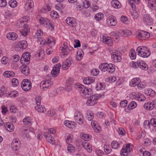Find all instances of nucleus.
Masks as SVG:
<instances>
[{
    "instance_id": "obj_49",
    "label": "nucleus",
    "mask_w": 156,
    "mask_h": 156,
    "mask_svg": "<svg viewBox=\"0 0 156 156\" xmlns=\"http://www.w3.org/2000/svg\"><path fill=\"white\" fill-rule=\"evenodd\" d=\"M137 95V96L138 100L140 101H143L145 100L146 98L145 96L143 94L140 93H138Z\"/></svg>"
},
{
    "instance_id": "obj_31",
    "label": "nucleus",
    "mask_w": 156,
    "mask_h": 156,
    "mask_svg": "<svg viewBox=\"0 0 156 156\" xmlns=\"http://www.w3.org/2000/svg\"><path fill=\"white\" fill-rule=\"evenodd\" d=\"M139 67L141 69L146 70L148 69V65L143 61H140Z\"/></svg>"
},
{
    "instance_id": "obj_21",
    "label": "nucleus",
    "mask_w": 156,
    "mask_h": 156,
    "mask_svg": "<svg viewBox=\"0 0 156 156\" xmlns=\"http://www.w3.org/2000/svg\"><path fill=\"white\" fill-rule=\"evenodd\" d=\"M64 123L65 125L70 128H73L76 126V124L73 121L65 120L64 121Z\"/></svg>"
},
{
    "instance_id": "obj_27",
    "label": "nucleus",
    "mask_w": 156,
    "mask_h": 156,
    "mask_svg": "<svg viewBox=\"0 0 156 156\" xmlns=\"http://www.w3.org/2000/svg\"><path fill=\"white\" fill-rule=\"evenodd\" d=\"M81 144L83 148L87 152L89 153L91 152L92 148L91 145L89 144L87 142H82Z\"/></svg>"
},
{
    "instance_id": "obj_60",
    "label": "nucleus",
    "mask_w": 156,
    "mask_h": 156,
    "mask_svg": "<svg viewBox=\"0 0 156 156\" xmlns=\"http://www.w3.org/2000/svg\"><path fill=\"white\" fill-rule=\"evenodd\" d=\"M7 5L6 0H0V7H4Z\"/></svg>"
},
{
    "instance_id": "obj_53",
    "label": "nucleus",
    "mask_w": 156,
    "mask_h": 156,
    "mask_svg": "<svg viewBox=\"0 0 156 156\" xmlns=\"http://www.w3.org/2000/svg\"><path fill=\"white\" fill-rule=\"evenodd\" d=\"M12 86L14 87H17L19 84V81L16 78H13L12 80Z\"/></svg>"
},
{
    "instance_id": "obj_20",
    "label": "nucleus",
    "mask_w": 156,
    "mask_h": 156,
    "mask_svg": "<svg viewBox=\"0 0 156 156\" xmlns=\"http://www.w3.org/2000/svg\"><path fill=\"white\" fill-rule=\"evenodd\" d=\"M34 3L32 0H28L25 5V9L27 11L31 9L34 7Z\"/></svg>"
},
{
    "instance_id": "obj_52",
    "label": "nucleus",
    "mask_w": 156,
    "mask_h": 156,
    "mask_svg": "<svg viewBox=\"0 0 156 156\" xmlns=\"http://www.w3.org/2000/svg\"><path fill=\"white\" fill-rule=\"evenodd\" d=\"M136 106V103L134 101H132L130 103L129 105L128 106V109H133L135 108Z\"/></svg>"
},
{
    "instance_id": "obj_22",
    "label": "nucleus",
    "mask_w": 156,
    "mask_h": 156,
    "mask_svg": "<svg viewBox=\"0 0 156 156\" xmlns=\"http://www.w3.org/2000/svg\"><path fill=\"white\" fill-rule=\"evenodd\" d=\"M44 136L46 140L49 142L51 144L55 143L54 138L52 137V136L48 133H45L44 134Z\"/></svg>"
},
{
    "instance_id": "obj_5",
    "label": "nucleus",
    "mask_w": 156,
    "mask_h": 156,
    "mask_svg": "<svg viewBox=\"0 0 156 156\" xmlns=\"http://www.w3.org/2000/svg\"><path fill=\"white\" fill-rule=\"evenodd\" d=\"M27 46V42L25 41H19L15 47V49L17 51H20L22 49L26 48Z\"/></svg>"
},
{
    "instance_id": "obj_63",
    "label": "nucleus",
    "mask_w": 156,
    "mask_h": 156,
    "mask_svg": "<svg viewBox=\"0 0 156 156\" xmlns=\"http://www.w3.org/2000/svg\"><path fill=\"white\" fill-rule=\"evenodd\" d=\"M37 105H40L41 103V98L40 96H38L35 98Z\"/></svg>"
},
{
    "instance_id": "obj_40",
    "label": "nucleus",
    "mask_w": 156,
    "mask_h": 156,
    "mask_svg": "<svg viewBox=\"0 0 156 156\" xmlns=\"http://www.w3.org/2000/svg\"><path fill=\"white\" fill-rule=\"evenodd\" d=\"M122 34L123 37H127L130 35L132 34V32L130 30H126L122 31Z\"/></svg>"
},
{
    "instance_id": "obj_50",
    "label": "nucleus",
    "mask_w": 156,
    "mask_h": 156,
    "mask_svg": "<svg viewBox=\"0 0 156 156\" xmlns=\"http://www.w3.org/2000/svg\"><path fill=\"white\" fill-rule=\"evenodd\" d=\"M67 150L70 153H73L75 151V147L72 144H69L68 146Z\"/></svg>"
},
{
    "instance_id": "obj_46",
    "label": "nucleus",
    "mask_w": 156,
    "mask_h": 156,
    "mask_svg": "<svg viewBox=\"0 0 156 156\" xmlns=\"http://www.w3.org/2000/svg\"><path fill=\"white\" fill-rule=\"evenodd\" d=\"M112 147L113 149H117L119 147V143L116 141H113L112 143Z\"/></svg>"
},
{
    "instance_id": "obj_57",
    "label": "nucleus",
    "mask_w": 156,
    "mask_h": 156,
    "mask_svg": "<svg viewBox=\"0 0 156 156\" xmlns=\"http://www.w3.org/2000/svg\"><path fill=\"white\" fill-rule=\"evenodd\" d=\"M17 26H18L19 27H21V26H23V28H24L25 26H29L27 24H26V23H25L24 22H22L20 20V19L19 21L17 22Z\"/></svg>"
},
{
    "instance_id": "obj_18",
    "label": "nucleus",
    "mask_w": 156,
    "mask_h": 156,
    "mask_svg": "<svg viewBox=\"0 0 156 156\" xmlns=\"http://www.w3.org/2000/svg\"><path fill=\"white\" fill-rule=\"evenodd\" d=\"M28 130L27 129L25 128H23L21 132V135L25 139H30V135L28 133Z\"/></svg>"
},
{
    "instance_id": "obj_59",
    "label": "nucleus",
    "mask_w": 156,
    "mask_h": 156,
    "mask_svg": "<svg viewBox=\"0 0 156 156\" xmlns=\"http://www.w3.org/2000/svg\"><path fill=\"white\" fill-rule=\"evenodd\" d=\"M29 18L28 16H25L23 17L20 19V20L22 22H24L25 23L27 22L29 20Z\"/></svg>"
},
{
    "instance_id": "obj_43",
    "label": "nucleus",
    "mask_w": 156,
    "mask_h": 156,
    "mask_svg": "<svg viewBox=\"0 0 156 156\" xmlns=\"http://www.w3.org/2000/svg\"><path fill=\"white\" fill-rule=\"evenodd\" d=\"M87 118L88 121H91L94 118L93 113L91 111H89L87 114Z\"/></svg>"
},
{
    "instance_id": "obj_48",
    "label": "nucleus",
    "mask_w": 156,
    "mask_h": 156,
    "mask_svg": "<svg viewBox=\"0 0 156 156\" xmlns=\"http://www.w3.org/2000/svg\"><path fill=\"white\" fill-rule=\"evenodd\" d=\"M18 93L16 91H12L9 94V96L11 98L15 97L17 96Z\"/></svg>"
},
{
    "instance_id": "obj_55",
    "label": "nucleus",
    "mask_w": 156,
    "mask_h": 156,
    "mask_svg": "<svg viewBox=\"0 0 156 156\" xmlns=\"http://www.w3.org/2000/svg\"><path fill=\"white\" fill-rule=\"evenodd\" d=\"M47 43L48 44H51V45H53L55 44V41L52 37L48 38L46 41Z\"/></svg>"
},
{
    "instance_id": "obj_37",
    "label": "nucleus",
    "mask_w": 156,
    "mask_h": 156,
    "mask_svg": "<svg viewBox=\"0 0 156 156\" xmlns=\"http://www.w3.org/2000/svg\"><path fill=\"white\" fill-rule=\"evenodd\" d=\"M108 72L110 73H112L115 70V66L114 65L110 63H108Z\"/></svg>"
},
{
    "instance_id": "obj_35",
    "label": "nucleus",
    "mask_w": 156,
    "mask_h": 156,
    "mask_svg": "<svg viewBox=\"0 0 156 156\" xmlns=\"http://www.w3.org/2000/svg\"><path fill=\"white\" fill-rule=\"evenodd\" d=\"M3 76L9 78L15 76V73L12 71H6L3 74Z\"/></svg>"
},
{
    "instance_id": "obj_45",
    "label": "nucleus",
    "mask_w": 156,
    "mask_h": 156,
    "mask_svg": "<svg viewBox=\"0 0 156 156\" xmlns=\"http://www.w3.org/2000/svg\"><path fill=\"white\" fill-rule=\"evenodd\" d=\"M103 17V15L102 13H99L95 15L94 18L96 20L99 21L101 20Z\"/></svg>"
},
{
    "instance_id": "obj_38",
    "label": "nucleus",
    "mask_w": 156,
    "mask_h": 156,
    "mask_svg": "<svg viewBox=\"0 0 156 156\" xmlns=\"http://www.w3.org/2000/svg\"><path fill=\"white\" fill-rule=\"evenodd\" d=\"M108 63H102L101 65L99 66L100 69L103 72H108Z\"/></svg>"
},
{
    "instance_id": "obj_42",
    "label": "nucleus",
    "mask_w": 156,
    "mask_h": 156,
    "mask_svg": "<svg viewBox=\"0 0 156 156\" xmlns=\"http://www.w3.org/2000/svg\"><path fill=\"white\" fill-rule=\"evenodd\" d=\"M140 61H138L137 62L132 61L130 64L131 66L134 68L136 69L139 67Z\"/></svg>"
},
{
    "instance_id": "obj_51",
    "label": "nucleus",
    "mask_w": 156,
    "mask_h": 156,
    "mask_svg": "<svg viewBox=\"0 0 156 156\" xmlns=\"http://www.w3.org/2000/svg\"><path fill=\"white\" fill-rule=\"evenodd\" d=\"M146 92L147 94L151 97H153L155 95V92L151 89H147L146 90Z\"/></svg>"
},
{
    "instance_id": "obj_3",
    "label": "nucleus",
    "mask_w": 156,
    "mask_h": 156,
    "mask_svg": "<svg viewBox=\"0 0 156 156\" xmlns=\"http://www.w3.org/2000/svg\"><path fill=\"white\" fill-rule=\"evenodd\" d=\"M88 97V100L86 102V104L87 106H91L94 105L97 103V101L98 99H99L101 97L98 94H95Z\"/></svg>"
},
{
    "instance_id": "obj_34",
    "label": "nucleus",
    "mask_w": 156,
    "mask_h": 156,
    "mask_svg": "<svg viewBox=\"0 0 156 156\" xmlns=\"http://www.w3.org/2000/svg\"><path fill=\"white\" fill-rule=\"evenodd\" d=\"M112 5L114 8L118 9L120 7L121 4L117 0H113L111 2Z\"/></svg>"
},
{
    "instance_id": "obj_19",
    "label": "nucleus",
    "mask_w": 156,
    "mask_h": 156,
    "mask_svg": "<svg viewBox=\"0 0 156 156\" xmlns=\"http://www.w3.org/2000/svg\"><path fill=\"white\" fill-rule=\"evenodd\" d=\"M6 37L9 40L15 41L18 38V35L15 32H10L7 34Z\"/></svg>"
},
{
    "instance_id": "obj_54",
    "label": "nucleus",
    "mask_w": 156,
    "mask_h": 156,
    "mask_svg": "<svg viewBox=\"0 0 156 156\" xmlns=\"http://www.w3.org/2000/svg\"><path fill=\"white\" fill-rule=\"evenodd\" d=\"M97 90H104L105 88V86L104 84L101 83L98 84L96 87Z\"/></svg>"
},
{
    "instance_id": "obj_32",
    "label": "nucleus",
    "mask_w": 156,
    "mask_h": 156,
    "mask_svg": "<svg viewBox=\"0 0 156 156\" xmlns=\"http://www.w3.org/2000/svg\"><path fill=\"white\" fill-rule=\"evenodd\" d=\"M94 78L92 77H88L85 78L83 80V83L86 84H89L94 82Z\"/></svg>"
},
{
    "instance_id": "obj_30",
    "label": "nucleus",
    "mask_w": 156,
    "mask_h": 156,
    "mask_svg": "<svg viewBox=\"0 0 156 156\" xmlns=\"http://www.w3.org/2000/svg\"><path fill=\"white\" fill-rule=\"evenodd\" d=\"M139 78H134L132 79L129 82V85L131 87H134L137 85V82L139 80Z\"/></svg>"
},
{
    "instance_id": "obj_61",
    "label": "nucleus",
    "mask_w": 156,
    "mask_h": 156,
    "mask_svg": "<svg viewBox=\"0 0 156 156\" xmlns=\"http://www.w3.org/2000/svg\"><path fill=\"white\" fill-rule=\"evenodd\" d=\"M99 73L98 70L97 69H93L91 71L92 74L94 76L97 75Z\"/></svg>"
},
{
    "instance_id": "obj_16",
    "label": "nucleus",
    "mask_w": 156,
    "mask_h": 156,
    "mask_svg": "<svg viewBox=\"0 0 156 156\" xmlns=\"http://www.w3.org/2000/svg\"><path fill=\"white\" fill-rule=\"evenodd\" d=\"M73 83V80L72 78H69L67 80L65 87V89L67 91L69 92L71 90Z\"/></svg>"
},
{
    "instance_id": "obj_11",
    "label": "nucleus",
    "mask_w": 156,
    "mask_h": 156,
    "mask_svg": "<svg viewBox=\"0 0 156 156\" xmlns=\"http://www.w3.org/2000/svg\"><path fill=\"white\" fill-rule=\"evenodd\" d=\"M61 66V65L60 63L55 65L51 72V74L53 77H55L58 76L59 73Z\"/></svg>"
},
{
    "instance_id": "obj_58",
    "label": "nucleus",
    "mask_w": 156,
    "mask_h": 156,
    "mask_svg": "<svg viewBox=\"0 0 156 156\" xmlns=\"http://www.w3.org/2000/svg\"><path fill=\"white\" fill-rule=\"evenodd\" d=\"M23 122L24 124L28 125L31 123L30 118L29 117H27L24 119L23 120Z\"/></svg>"
},
{
    "instance_id": "obj_47",
    "label": "nucleus",
    "mask_w": 156,
    "mask_h": 156,
    "mask_svg": "<svg viewBox=\"0 0 156 156\" xmlns=\"http://www.w3.org/2000/svg\"><path fill=\"white\" fill-rule=\"evenodd\" d=\"M17 2L16 1L14 0H10L9 3V5L12 8H14L17 5Z\"/></svg>"
},
{
    "instance_id": "obj_62",
    "label": "nucleus",
    "mask_w": 156,
    "mask_h": 156,
    "mask_svg": "<svg viewBox=\"0 0 156 156\" xmlns=\"http://www.w3.org/2000/svg\"><path fill=\"white\" fill-rule=\"evenodd\" d=\"M120 20L123 23H127L128 21V18L126 17L123 16H122L120 18Z\"/></svg>"
},
{
    "instance_id": "obj_13",
    "label": "nucleus",
    "mask_w": 156,
    "mask_h": 156,
    "mask_svg": "<svg viewBox=\"0 0 156 156\" xmlns=\"http://www.w3.org/2000/svg\"><path fill=\"white\" fill-rule=\"evenodd\" d=\"M66 22L69 26L72 27H75L77 25L76 20L72 17L67 18L66 20Z\"/></svg>"
},
{
    "instance_id": "obj_8",
    "label": "nucleus",
    "mask_w": 156,
    "mask_h": 156,
    "mask_svg": "<svg viewBox=\"0 0 156 156\" xmlns=\"http://www.w3.org/2000/svg\"><path fill=\"white\" fill-rule=\"evenodd\" d=\"M74 119L79 124H81L83 122V117L81 113L79 112H76L74 115Z\"/></svg>"
},
{
    "instance_id": "obj_29",
    "label": "nucleus",
    "mask_w": 156,
    "mask_h": 156,
    "mask_svg": "<svg viewBox=\"0 0 156 156\" xmlns=\"http://www.w3.org/2000/svg\"><path fill=\"white\" fill-rule=\"evenodd\" d=\"M30 31V28L29 26H25L23 29L20 31L21 34L23 36H26L28 33Z\"/></svg>"
},
{
    "instance_id": "obj_44",
    "label": "nucleus",
    "mask_w": 156,
    "mask_h": 156,
    "mask_svg": "<svg viewBox=\"0 0 156 156\" xmlns=\"http://www.w3.org/2000/svg\"><path fill=\"white\" fill-rule=\"evenodd\" d=\"M129 56L132 59H134L136 57V53L134 49H132L130 51Z\"/></svg>"
},
{
    "instance_id": "obj_1",
    "label": "nucleus",
    "mask_w": 156,
    "mask_h": 156,
    "mask_svg": "<svg viewBox=\"0 0 156 156\" xmlns=\"http://www.w3.org/2000/svg\"><path fill=\"white\" fill-rule=\"evenodd\" d=\"M74 87L76 89L80 91L81 93L83 94L82 95L85 98H87L89 97L90 96V94H91L92 91L90 89H87L83 85L80 84V83H75Z\"/></svg>"
},
{
    "instance_id": "obj_24",
    "label": "nucleus",
    "mask_w": 156,
    "mask_h": 156,
    "mask_svg": "<svg viewBox=\"0 0 156 156\" xmlns=\"http://www.w3.org/2000/svg\"><path fill=\"white\" fill-rule=\"evenodd\" d=\"M144 107L147 110H151L155 107V105L154 102H148L145 103Z\"/></svg>"
},
{
    "instance_id": "obj_23",
    "label": "nucleus",
    "mask_w": 156,
    "mask_h": 156,
    "mask_svg": "<svg viewBox=\"0 0 156 156\" xmlns=\"http://www.w3.org/2000/svg\"><path fill=\"white\" fill-rule=\"evenodd\" d=\"M71 66V63L70 61L67 59L65 60L62 63V67L63 70H66L67 69Z\"/></svg>"
},
{
    "instance_id": "obj_14",
    "label": "nucleus",
    "mask_w": 156,
    "mask_h": 156,
    "mask_svg": "<svg viewBox=\"0 0 156 156\" xmlns=\"http://www.w3.org/2000/svg\"><path fill=\"white\" fill-rule=\"evenodd\" d=\"M52 82L50 80H46L44 81H42L41 83V87H42V88L44 89L45 88H49L51 87L52 84Z\"/></svg>"
},
{
    "instance_id": "obj_36",
    "label": "nucleus",
    "mask_w": 156,
    "mask_h": 156,
    "mask_svg": "<svg viewBox=\"0 0 156 156\" xmlns=\"http://www.w3.org/2000/svg\"><path fill=\"white\" fill-rule=\"evenodd\" d=\"M83 52L82 50H79L76 53V60H80L83 58Z\"/></svg>"
},
{
    "instance_id": "obj_26",
    "label": "nucleus",
    "mask_w": 156,
    "mask_h": 156,
    "mask_svg": "<svg viewBox=\"0 0 156 156\" xmlns=\"http://www.w3.org/2000/svg\"><path fill=\"white\" fill-rule=\"evenodd\" d=\"M102 40L104 43L107 44L108 46H111L112 44V41L110 37L103 36Z\"/></svg>"
},
{
    "instance_id": "obj_25",
    "label": "nucleus",
    "mask_w": 156,
    "mask_h": 156,
    "mask_svg": "<svg viewBox=\"0 0 156 156\" xmlns=\"http://www.w3.org/2000/svg\"><path fill=\"white\" fill-rule=\"evenodd\" d=\"M4 126L6 129L9 132H12L14 129L13 125L10 122H7L4 124Z\"/></svg>"
},
{
    "instance_id": "obj_6",
    "label": "nucleus",
    "mask_w": 156,
    "mask_h": 156,
    "mask_svg": "<svg viewBox=\"0 0 156 156\" xmlns=\"http://www.w3.org/2000/svg\"><path fill=\"white\" fill-rule=\"evenodd\" d=\"M30 59V53L29 52H27L22 55L20 58V62L23 64L26 63L27 64H28L29 63Z\"/></svg>"
},
{
    "instance_id": "obj_4",
    "label": "nucleus",
    "mask_w": 156,
    "mask_h": 156,
    "mask_svg": "<svg viewBox=\"0 0 156 156\" xmlns=\"http://www.w3.org/2000/svg\"><path fill=\"white\" fill-rule=\"evenodd\" d=\"M21 87L24 91H28L32 87V83L30 80L27 79H24L21 82Z\"/></svg>"
},
{
    "instance_id": "obj_9",
    "label": "nucleus",
    "mask_w": 156,
    "mask_h": 156,
    "mask_svg": "<svg viewBox=\"0 0 156 156\" xmlns=\"http://www.w3.org/2000/svg\"><path fill=\"white\" fill-rule=\"evenodd\" d=\"M150 36V34L148 32L141 31L137 34L136 37L140 39L145 40L146 38L149 37Z\"/></svg>"
},
{
    "instance_id": "obj_10",
    "label": "nucleus",
    "mask_w": 156,
    "mask_h": 156,
    "mask_svg": "<svg viewBox=\"0 0 156 156\" xmlns=\"http://www.w3.org/2000/svg\"><path fill=\"white\" fill-rule=\"evenodd\" d=\"M107 22L108 24L110 26H115L117 23V20L113 16H108L107 18Z\"/></svg>"
},
{
    "instance_id": "obj_56",
    "label": "nucleus",
    "mask_w": 156,
    "mask_h": 156,
    "mask_svg": "<svg viewBox=\"0 0 156 156\" xmlns=\"http://www.w3.org/2000/svg\"><path fill=\"white\" fill-rule=\"evenodd\" d=\"M17 26H18L19 27H21V26H23V28H24L25 26H29L27 24H26V23H25L24 22H22L20 20V19L19 21L17 22Z\"/></svg>"
},
{
    "instance_id": "obj_15",
    "label": "nucleus",
    "mask_w": 156,
    "mask_h": 156,
    "mask_svg": "<svg viewBox=\"0 0 156 156\" xmlns=\"http://www.w3.org/2000/svg\"><path fill=\"white\" fill-rule=\"evenodd\" d=\"M111 57L115 62H120L122 60V58L119 54L117 52H113L111 53Z\"/></svg>"
},
{
    "instance_id": "obj_28",
    "label": "nucleus",
    "mask_w": 156,
    "mask_h": 156,
    "mask_svg": "<svg viewBox=\"0 0 156 156\" xmlns=\"http://www.w3.org/2000/svg\"><path fill=\"white\" fill-rule=\"evenodd\" d=\"M144 22L148 25H151L152 23V20L150 16L145 15L144 16Z\"/></svg>"
},
{
    "instance_id": "obj_2",
    "label": "nucleus",
    "mask_w": 156,
    "mask_h": 156,
    "mask_svg": "<svg viewBox=\"0 0 156 156\" xmlns=\"http://www.w3.org/2000/svg\"><path fill=\"white\" fill-rule=\"evenodd\" d=\"M136 51L138 55L142 57L147 58L150 55L151 53L147 48L144 47H139L137 48Z\"/></svg>"
},
{
    "instance_id": "obj_41",
    "label": "nucleus",
    "mask_w": 156,
    "mask_h": 156,
    "mask_svg": "<svg viewBox=\"0 0 156 156\" xmlns=\"http://www.w3.org/2000/svg\"><path fill=\"white\" fill-rule=\"evenodd\" d=\"M104 150L107 154H110L112 151V150L109 145H105L104 146Z\"/></svg>"
},
{
    "instance_id": "obj_33",
    "label": "nucleus",
    "mask_w": 156,
    "mask_h": 156,
    "mask_svg": "<svg viewBox=\"0 0 156 156\" xmlns=\"http://www.w3.org/2000/svg\"><path fill=\"white\" fill-rule=\"evenodd\" d=\"M36 110L39 112L41 113H44L46 112V109L44 106L37 105L35 107Z\"/></svg>"
},
{
    "instance_id": "obj_17",
    "label": "nucleus",
    "mask_w": 156,
    "mask_h": 156,
    "mask_svg": "<svg viewBox=\"0 0 156 156\" xmlns=\"http://www.w3.org/2000/svg\"><path fill=\"white\" fill-rule=\"evenodd\" d=\"M20 70L21 72L26 76L28 75L30 73V69L28 66L25 65H23L20 67Z\"/></svg>"
},
{
    "instance_id": "obj_39",
    "label": "nucleus",
    "mask_w": 156,
    "mask_h": 156,
    "mask_svg": "<svg viewBox=\"0 0 156 156\" xmlns=\"http://www.w3.org/2000/svg\"><path fill=\"white\" fill-rule=\"evenodd\" d=\"M80 138L85 141H88L91 139V136L88 134H86L83 133H81L80 134Z\"/></svg>"
},
{
    "instance_id": "obj_7",
    "label": "nucleus",
    "mask_w": 156,
    "mask_h": 156,
    "mask_svg": "<svg viewBox=\"0 0 156 156\" xmlns=\"http://www.w3.org/2000/svg\"><path fill=\"white\" fill-rule=\"evenodd\" d=\"M11 146L13 151H18L20 147V142L18 139H14L11 143Z\"/></svg>"
},
{
    "instance_id": "obj_64",
    "label": "nucleus",
    "mask_w": 156,
    "mask_h": 156,
    "mask_svg": "<svg viewBox=\"0 0 156 156\" xmlns=\"http://www.w3.org/2000/svg\"><path fill=\"white\" fill-rule=\"evenodd\" d=\"M83 6L85 8H87L90 6V3L88 0H85L83 2Z\"/></svg>"
},
{
    "instance_id": "obj_12",
    "label": "nucleus",
    "mask_w": 156,
    "mask_h": 156,
    "mask_svg": "<svg viewBox=\"0 0 156 156\" xmlns=\"http://www.w3.org/2000/svg\"><path fill=\"white\" fill-rule=\"evenodd\" d=\"M130 151V144H126L125 147L121 150L120 154L119 156H127L128 152Z\"/></svg>"
}]
</instances>
